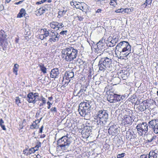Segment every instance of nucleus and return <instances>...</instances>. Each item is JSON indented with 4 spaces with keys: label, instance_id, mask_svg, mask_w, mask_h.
Wrapping results in <instances>:
<instances>
[{
    "label": "nucleus",
    "instance_id": "f257e3e1",
    "mask_svg": "<svg viewBox=\"0 0 158 158\" xmlns=\"http://www.w3.org/2000/svg\"><path fill=\"white\" fill-rule=\"evenodd\" d=\"M78 52L73 47L66 48L61 50V58L67 62H72L77 56Z\"/></svg>",
    "mask_w": 158,
    "mask_h": 158
},
{
    "label": "nucleus",
    "instance_id": "f03ea898",
    "mask_svg": "<svg viewBox=\"0 0 158 158\" xmlns=\"http://www.w3.org/2000/svg\"><path fill=\"white\" fill-rule=\"evenodd\" d=\"M92 103L90 101L81 102L78 106V112L80 115L86 119H88L90 117V112L92 109Z\"/></svg>",
    "mask_w": 158,
    "mask_h": 158
},
{
    "label": "nucleus",
    "instance_id": "7ed1b4c3",
    "mask_svg": "<svg viewBox=\"0 0 158 158\" xmlns=\"http://www.w3.org/2000/svg\"><path fill=\"white\" fill-rule=\"evenodd\" d=\"M131 47L128 42L123 41L118 44L116 47V50L119 52L120 55L123 56L128 59V56L131 53Z\"/></svg>",
    "mask_w": 158,
    "mask_h": 158
},
{
    "label": "nucleus",
    "instance_id": "20e7f679",
    "mask_svg": "<svg viewBox=\"0 0 158 158\" xmlns=\"http://www.w3.org/2000/svg\"><path fill=\"white\" fill-rule=\"evenodd\" d=\"M108 119L107 111L102 110L99 111L97 114V117L94 121L96 123L98 127L106 125Z\"/></svg>",
    "mask_w": 158,
    "mask_h": 158
},
{
    "label": "nucleus",
    "instance_id": "39448f33",
    "mask_svg": "<svg viewBox=\"0 0 158 158\" xmlns=\"http://www.w3.org/2000/svg\"><path fill=\"white\" fill-rule=\"evenodd\" d=\"M112 62V60L110 58L107 57L101 58L98 63L99 70L103 72L106 70L110 71L112 70L113 66Z\"/></svg>",
    "mask_w": 158,
    "mask_h": 158
},
{
    "label": "nucleus",
    "instance_id": "423d86ee",
    "mask_svg": "<svg viewBox=\"0 0 158 158\" xmlns=\"http://www.w3.org/2000/svg\"><path fill=\"white\" fill-rule=\"evenodd\" d=\"M70 143L69 139L66 136L62 137L57 141V145L64 150L67 149Z\"/></svg>",
    "mask_w": 158,
    "mask_h": 158
},
{
    "label": "nucleus",
    "instance_id": "0eeeda50",
    "mask_svg": "<svg viewBox=\"0 0 158 158\" xmlns=\"http://www.w3.org/2000/svg\"><path fill=\"white\" fill-rule=\"evenodd\" d=\"M148 125L146 123H140L137 125L136 128L139 135H142L143 134H146L148 130Z\"/></svg>",
    "mask_w": 158,
    "mask_h": 158
},
{
    "label": "nucleus",
    "instance_id": "6e6552de",
    "mask_svg": "<svg viewBox=\"0 0 158 158\" xmlns=\"http://www.w3.org/2000/svg\"><path fill=\"white\" fill-rule=\"evenodd\" d=\"M27 100L28 102L33 104H35L36 101L41 100L39 94L37 93H30L27 94Z\"/></svg>",
    "mask_w": 158,
    "mask_h": 158
},
{
    "label": "nucleus",
    "instance_id": "1a4fd4ad",
    "mask_svg": "<svg viewBox=\"0 0 158 158\" xmlns=\"http://www.w3.org/2000/svg\"><path fill=\"white\" fill-rule=\"evenodd\" d=\"M149 128L155 134L158 133V120L153 119L148 123Z\"/></svg>",
    "mask_w": 158,
    "mask_h": 158
},
{
    "label": "nucleus",
    "instance_id": "9d476101",
    "mask_svg": "<svg viewBox=\"0 0 158 158\" xmlns=\"http://www.w3.org/2000/svg\"><path fill=\"white\" fill-rule=\"evenodd\" d=\"M60 35L56 32L52 31L50 32L49 37H50L49 41L51 42H55L59 40Z\"/></svg>",
    "mask_w": 158,
    "mask_h": 158
},
{
    "label": "nucleus",
    "instance_id": "9b49d317",
    "mask_svg": "<svg viewBox=\"0 0 158 158\" xmlns=\"http://www.w3.org/2000/svg\"><path fill=\"white\" fill-rule=\"evenodd\" d=\"M83 129V130H82L81 133H83L85 135V138H88L92 133V127H84Z\"/></svg>",
    "mask_w": 158,
    "mask_h": 158
},
{
    "label": "nucleus",
    "instance_id": "f8f14e48",
    "mask_svg": "<svg viewBox=\"0 0 158 158\" xmlns=\"http://www.w3.org/2000/svg\"><path fill=\"white\" fill-rule=\"evenodd\" d=\"M97 48H96L95 51L97 52L101 53L105 50V45L101 43L100 41L98 42L97 44Z\"/></svg>",
    "mask_w": 158,
    "mask_h": 158
},
{
    "label": "nucleus",
    "instance_id": "ddd939ff",
    "mask_svg": "<svg viewBox=\"0 0 158 158\" xmlns=\"http://www.w3.org/2000/svg\"><path fill=\"white\" fill-rule=\"evenodd\" d=\"M6 35L3 30L0 31V45L2 46L4 42H6Z\"/></svg>",
    "mask_w": 158,
    "mask_h": 158
},
{
    "label": "nucleus",
    "instance_id": "4468645a",
    "mask_svg": "<svg viewBox=\"0 0 158 158\" xmlns=\"http://www.w3.org/2000/svg\"><path fill=\"white\" fill-rule=\"evenodd\" d=\"M108 133L112 135H116L118 133V131L115 125L110 126L108 130Z\"/></svg>",
    "mask_w": 158,
    "mask_h": 158
},
{
    "label": "nucleus",
    "instance_id": "2eb2a0df",
    "mask_svg": "<svg viewBox=\"0 0 158 158\" xmlns=\"http://www.w3.org/2000/svg\"><path fill=\"white\" fill-rule=\"evenodd\" d=\"M59 73V69L57 68L52 69L50 73V77L52 78H56Z\"/></svg>",
    "mask_w": 158,
    "mask_h": 158
},
{
    "label": "nucleus",
    "instance_id": "dca6fc26",
    "mask_svg": "<svg viewBox=\"0 0 158 158\" xmlns=\"http://www.w3.org/2000/svg\"><path fill=\"white\" fill-rule=\"evenodd\" d=\"M133 131L132 130L129 129L128 131H127L126 136L127 139L130 140L132 139L133 136Z\"/></svg>",
    "mask_w": 158,
    "mask_h": 158
},
{
    "label": "nucleus",
    "instance_id": "f3484780",
    "mask_svg": "<svg viewBox=\"0 0 158 158\" xmlns=\"http://www.w3.org/2000/svg\"><path fill=\"white\" fill-rule=\"evenodd\" d=\"M34 152H35V150L34 148H30L28 150L25 149L23 151V153L26 156L30 155L32 153H34Z\"/></svg>",
    "mask_w": 158,
    "mask_h": 158
},
{
    "label": "nucleus",
    "instance_id": "a211bd4d",
    "mask_svg": "<svg viewBox=\"0 0 158 158\" xmlns=\"http://www.w3.org/2000/svg\"><path fill=\"white\" fill-rule=\"evenodd\" d=\"M118 75L123 80H126L127 78V72L125 71L123 72L122 70V72H120Z\"/></svg>",
    "mask_w": 158,
    "mask_h": 158
},
{
    "label": "nucleus",
    "instance_id": "6ab92c4d",
    "mask_svg": "<svg viewBox=\"0 0 158 158\" xmlns=\"http://www.w3.org/2000/svg\"><path fill=\"white\" fill-rule=\"evenodd\" d=\"M60 23L57 22L53 21L51 22L49 24L51 28L53 29H56V28H58V29H59L60 28V27H58V26Z\"/></svg>",
    "mask_w": 158,
    "mask_h": 158
},
{
    "label": "nucleus",
    "instance_id": "aec40b11",
    "mask_svg": "<svg viewBox=\"0 0 158 158\" xmlns=\"http://www.w3.org/2000/svg\"><path fill=\"white\" fill-rule=\"evenodd\" d=\"M86 6V5L85 3H81V4H76L75 5V6L76 8L79 9L80 10H81L82 11L85 12H86V11H85V8Z\"/></svg>",
    "mask_w": 158,
    "mask_h": 158
},
{
    "label": "nucleus",
    "instance_id": "412c9836",
    "mask_svg": "<svg viewBox=\"0 0 158 158\" xmlns=\"http://www.w3.org/2000/svg\"><path fill=\"white\" fill-rule=\"evenodd\" d=\"M45 10L43 8H40L38 10L35 11V14L37 16H40L44 13Z\"/></svg>",
    "mask_w": 158,
    "mask_h": 158
},
{
    "label": "nucleus",
    "instance_id": "4be33fe9",
    "mask_svg": "<svg viewBox=\"0 0 158 158\" xmlns=\"http://www.w3.org/2000/svg\"><path fill=\"white\" fill-rule=\"evenodd\" d=\"M124 121L125 124H131L132 123V119L130 116L125 118Z\"/></svg>",
    "mask_w": 158,
    "mask_h": 158
},
{
    "label": "nucleus",
    "instance_id": "5701e85b",
    "mask_svg": "<svg viewBox=\"0 0 158 158\" xmlns=\"http://www.w3.org/2000/svg\"><path fill=\"white\" fill-rule=\"evenodd\" d=\"M39 66L40 68L41 71L44 74H45L47 73V68L44 66V64L41 63L39 65Z\"/></svg>",
    "mask_w": 158,
    "mask_h": 158
},
{
    "label": "nucleus",
    "instance_id": "b1692460",
    "mask_svg": "<svg viewBox=\"0 0 158 158\" xmlns=\"http://www.w3.org/2000/svg\"><path fill=\"white\" fill-rule=\"evenodd\" d=\"M113 94H114L113 93L110 94L108 96L107 99L110 102L114 103V95H113Z\"/></svg>",
    "mask_w": 158,
    "mask_h": 158
},
{
    "label": "nucleus",
    "instance_id": "393cba45",
    "mask_svg": "<svg viewBox=\"0 0 158 158\" xmlns=\"http://www.w3.org/2000/svg\"><path fill=\"white\" fill-rule=\"evenodd\" d=\"M144 102H145L144 101L142 103H141L139 106V110L141 111H143L145 110L148 107H147L146 106H145L144 105Z\"/></svg>",
    "mask_w": 158,
    "mask_h": 158
},
{
    "label": "nucleus",
    "instance_id": "a878e982",
    "mask_svg": "<svg viewBox=\"0 0 158 158\" xmlns=\"http://www.w3.org/2000/svg\"><path fill=\"white\" fill-rule=\"evenodd\" d=\"M157 154L154 151H150L149 153L148 158H156Z\"/></svg>",
    "mask_w": 158,
    "mask_h": 158
},
{
    "label": "nucleus",
    "instance_id": "bb28decb",
    "mask_svg": "<svg viewBox=\"0 0 158 158\" xmlns=\"http://www.w3.org/2000/svg\"><path fill=\"white\" fill-rule=\"evenodd\" d=\"M19 67V65L18 64H16L14 65V67L13 68V72L14 73H15V74L16 75H18L17 72Z\"/></svg>",
    "mask_w": 158,
    "mask_h": 158
},
{
    "label": "nucleus",
    "instance_id": "cd10ccee",
    "mask_svg": "<svg viewBox=\"0 0 158 158\" xmlns=\"http://www.w3.org/2000/svg\"><path fill=\"white\" fill-rule=\"evenodd\" d=\"M94 122H95L94 121H94H91L90 120H88L86 121L85 124V127H92V123Z\"/></svg>",
    "mask_w": 158,
    "mask_h": 158
},
{
    "label": "nucleus",
    "instance_id": "c85d7f7f",
    "mask_svg": "<svg viewBox=\"0 0 158 158\" xmlns=\"http://www.w3.org/2000/svg\"><path fill=\"white\" fill-rule=\"evenodd\" d=\"M133 11V8L131 9L126 8L125 9H123V14L127 13L129 14L130 12Z\"/></svg>",
    "mask_w": 158,
    "mask_h": 158
},
{
    "label": "nucleus",
    "instance_id": "c756f323",
    "mask_svg": "<svg viewBox=\"0 0 158 158\" xmlns=\"http://www.w3.org/2000/svg\"><path fill=\"white\" fill-rule=\"evenodd\" d=\"M25 12V10L23 8L21 9L20 12L17 15V17L21 18L23 17V14Z\"/></svg>",
    "mask_w": 158,
    "mask_h": 158
},
{
    "label": "nucleus",
    "instance_id": "7c9ffc66",
    "mask_svg": "<svg viewBox=\"0 0 158 158\" xmlns=\"http://www.w3.org/2000/svg\"><path fill=\"white\" fill-rule=\"evenodd\" d=\"M116 97H117V102L122 101L125 98L124 96H121L118 94H116Z\"/></svg>",
    "mask_w": 158,
    "mask_h": 158
},
{
    "label": "nucleus",
    "instance_id": "2f4dec72",
    "mask_svg": "<svg viewBox=\"0 0 158 158\" xmlns=\"http://www.w3.org/2000/svg\"><path fill=\"white\" fill-rule=\"evenodd\" d=\"M117 43L116 41H115V40H112L108 44H109V46L110 47H113Z\"/></svg>",
    "mask_w": 158,
    "mask_h": 158
},
{
    "label": "nucleus",
    "instance_id": "473e14b6",
    "mask_svg": "<svg viewBox=\"0 0 158 158\" xmlns=\"http://www.w3.org/2000/svg\"><path fill=\"white\" fill-rule=\"evenodd\" d=\"M67 74V75L69 78H72L74 76V73L72 72H68Z\"/></svg>",
    "mask_w": 158,
    "mask_h": 158
},
{
    "label": "nucleus",
    "instance_id": "72a5a7b5",
    "mask_svg": "<svg viewBox=\"0 0 158 158\" xmlns=\"http://www.w3.org/2000/svg\"><path fill=\"white\" fill-rule=\"evenodd\" d=\"M78 97H80L82 95H84L85 93H84V89H81L78 92Z\"/></svg>",
    "mask_w": 158,
    "mask_h": 158
},
{
    "label": "nucleus",
    "instance_id": "f704fd0d",
    "mask_svg": "<svg viewBox=\"0 0 158 158\" xmlns=\"http://www.w3.org/2000/svg\"><path fill=\"white\" fill-rule=\"evenodd\" d=\"M50 111L54 114L55 113L56 114L57 113V109L56 107H52L50 109Z\"/></svg>",
    "mask_w": 158,
    "mask_h": 158
},
{
    "label": "nucleus",
    "instance_id": "c9c22d12",
    "mask_svg": "<svg viewBox=\"0 0 158 158\" xmlns=\"http://www.w3.org/2000/svg\"><path fill=\"white\" fill-rule=\"evenodd\" d=\"M39 126H37V124L36 123H33L31 125L30 128L31 129H35V128H38Z\"/></svg>",
    "mask_w": 158,
    "mask_h": 158
},
{
    "label": "nucleus",
    "instance_id": "e433bc0d",
    "mask_svg": "<svg viewBox=\"0 0 158 158\" xmlns=\"http://www.w3.org/2000/svg\"><path fill=\"white\" fill-rule=\"evenodd\" d=\"M41 143L40 142L37 145L33 148H34L35 152L38 150L39 148L41 146Z\"/></svg>",
    "mask_w": 158,
    "mask_h": 158
},
{
    "label": "nucleus",
    "instance_id": "4c0bfd02",
    "mask_svg": "<svg viewBox=\"0 0 158 158\" xmlns=\"http://www.w3.org/2000/svg\"><path fill=\"white\" fill-rule=\"evenodd\" d=\"M152 1V0H146L144 4H146V6L150 5Z\"/></svg>",
    "mask_w": 158,
    "mask_h": 158
},
{
    "label": "nucleus",
    "instance_id": "58836bf2",
    "mask_svg": "<svg viewBox=\"0 0 158 158\" xmlns=\"http://www.w3.org/2000/svg\"><path fill=\"white\" fill-rule=\"evenodd\" d=\"M15 102L18 105H19V104L21 103L19 97H16L15 98Z\"/></svg>",
    "mask_w": 158,
    "mask_h": 158
},
{
    "label": "nucleus",
    "instance_id": "ea45409f",
    "mask_svg": "<svg viewBox=\"0 0 158 158\" xmlns=\"http://www.w3.org/2000/svg\"><path fill=\"white\" fill-rule=\"evenodd\" d=\"M125 155V153H123L121 154H118L117 156V157L118 158H121L124 156Z\"/></svg>",
    "mask_w": 158,
    "mask_h": 158
},
{
    "label": "nucleus",
    "instance_id": "a19ab883",
    "mask_svg": "<svg viewBox=\"0 0 158 158\" xmlns=\"http://www.w3.org/2000/svg\"><path fill=\"white\" fill-rule=\"evenodd\" d=\"M123 9L121 8L118 9L115 11V12L117 13H122L123 14Z\"/></svg>",
    "mask_w": 158,
    "mask_h": 158
},
{
    "label": "nucleus",
    "instance_id": "79ce46f5",
    "mask_svg": "<svg viewBox=\"0 0 158 158\" xmlns=\"http://www.w3.org/2000/svg\"><path fill=\"white\" fill-rule=\"evenodd\" d=\"M41 99H41L40 100H42L43 103L45 104L46 103V100L45 98H44L42 96H41Z\"/></svg>",
    "mask_w": 158,
    "mask_h": 158
},
{
    "label": "nucleus",
    "instance_id": "37998d69",
    "mask_svg": "<svg viewBox=\"0 0 158 158\" xmlns=\"http://www.w3.org/2000/svg\"><path fill=\"white\" fill-rule=\"evenodd\" d=\"M113 95H114L113 98L114 99V103H116L117 102V97H116V94H113Z\"/></svg>",
    "mask_w": 158,
    "mask_h": 158
},
{
    "label": "nucleus",
    "instance_id": "c03bdc74",
    "mask_svg": "<svg viewBox=\"0 0 158 158\" xmlns=\"http://www.w3.org/2000/svg\"><path fill=\"white\" fill-rule=\"evenodd\" d=\"M67 32V30L62 31L60 33V34L61 35H63L64 34L66 35Z\"/></svg>",
    "mask_w": 158,
    "mask_h": 158
},
{
    "label": "nucleus",
    "instance_id": "a18cd8bd",
    "mask_svg": "<svg viewBox=\"0 0 158 158\" xmlns=\"http://www.w3.org/2000/svg\"><path fill=\"white\" fill-rule=\"evenodd\" d=\"M47 104L48 106L47 107V108L48 109H49L51 107V105H52V103H51L50 102L48 101L47 102Z\"/></svg>",
    "mask_w": 158,
    "mask_h": 158
},
{
    "label": "nucleus",
    "instance_id": "49530a36",
    "mask_svg": "<svg viewBox=\"0 0 158 158\" xmlns=\"http://www.w3.org/2000/svg\"><path fill=\"white\" fill-rule=\"evenodd\" d=\"M39 38L41 40H43L45 38V37L44 36V35L43 34L40 35Z\"/></svg>",
    "mask_w": 158,
    "mask_h": 158
},
{
    "label": "nucleus",
    "instance_id": "de8ad7c7",
    "mask_svg": "<svg viewBox=\"0 0 158 158\" xmlns=\"http://www.w3.org/2000/svg\"><path fill=\"white\" fill-rule=\"evenodd\" d=\"M43 35H44V36L45 38L46 37H48V36H49L50 32H46V33H44Z\"/></svg>",
    "mask_w": 158,
    "mask_h": 158
},
{
    "label": "nucleus",
    "instance_id": "09e8293b",
    "mask_svg": "<svg viewBox=\"0 0 158 158\" xmlns=\"http://www.w3.org/2000/svg\"><path fill=\"white\" fill-rule=\"evenodd\" d=\"M46 1V0H43L41 1H40V2H37L36 3V4H41L42 3H43L44 2H45Z\"/></svg>",
    "mask_w": 158,
    "mask_h": 158
},
{
    "label": "nucleus",
    "instance_id": "8fccbe9b",
    "mask_svg": "<svg viewBox=\"0 0 158 158\" xmlns=\"http://www.w3.org/2000/svg\"><path fill=\"white\" fill-rule=\"evenodd\" d=\"M115 2L114 0H111L110 2V5L114 6Z\"/></svg>",
    "mask_w": 158,
    "mask_h": 158
},
{
    "label": "nucleus",
    "instance_id": "3c124183",
    "mask_svg": "<svg viewBox=\"0 0 158 158\" xmlns=\"http://www.w3.org/2000/svg\"><path fill=\"white\" fill-rule=\"evenodd\" d=\"M156 138V136H153L150 139V143H151L152 142H153V139H155Z\"/></svg>",
    "mask_w": 158,
    "mask_h": 158
},
{
    "label": "nucleus",
    "instance_id": "603ef678",
    "mask_svg": "<svg viewBox=\"0 0 158 158\" xmlns=\"http://www.w3.org/2000/svg\"><path fill=\"white\" fill-rule=\"evenodd\" d=\"M78 20L80 21H82L83 19V18L81 16H77Z\"/></svg>",
    "mask_w": 158,
    "mask_h": 158
},
{
    "label": "nucleus",
    "instance_id": "864d4df0",
    "mask_svg": "<svg viewBox=\"0 0 158 158\" xmlns=\"http://www.w3.org/2000/svg\"><path fill=\"white\" fill-rule=\"evenodd\" d=\"M44 127L43 125H42L41 127V128L40 129V131H39L40 133H42V132L43 130Z\"/></svg>",
    "mask_w": 158,
    "mask_h": 158
},
{
    "label": "nucleus",
    "instance_id": "5fc2aeb1",
    "mask_svg": "<svg viewBox=\"0 0 158 158\" xmlns=\"http://www.w3.org/2000/svg\"><path fill=\"white\" fill-rule=\"evenodd\" d=\"M73 95L75 96H78V93H76V90H74V91L73 92Z\"/></svg>",
    "mask_w": 158,
    "mask_h": 158
},
{
    "label": "nucleus",
    "instance_id": "6e6d98bb",
    "mask_svg": "<svg viewBox=\"0 0 158 158\" xmlns=\"http://www.w3.org/2000/svg\"><path fill=\"white\" fill-rule=\"evenodd\" d=\"M147 155H141L140 156V158H147Z\"/></svg>",
    "mask_w": 158,
    "mask_h": 158
},
{
    "label": "nucleus",
    "instance_id": "4d7b16f0",
    "mask_svg": "<svg viewBox=\"0 0 158 158\" xmlns=\"http://www.w3.org/2000/svg\"><path fill=\"white\" fill-rule=\"evenodd\" d=\"M4 123V122L3 120L2 119H0V126L1 125H3L2 124H3Z\"/></svg>",
    "mask_w": 158,
    "mask_h": 158
},
{
    "label": "nucleus",
    "instance_id": "13d9d810",
    "mask_svg": "<svg viewBox=\"0 0 158 158\" xmlns=\"http://www.w3.org/2000/svg\"><path fill=\"white\" fill-rule=\"evenodd\" d=\"M0 126L3 130H6V128L5 125H2Z\"/></svg>",
    "mask_w": 158,
    "mask_h": 158
},
{
    "label": "nucleus",
    "instance_id": "bf43d9fd",
    "mask_svg": "<svg viewBox=\"0 0 158 158\" xmlns=\"http://www.w3.org/2000/svg\"><path fill=\"white\" fill-rule=\"evenodd\" d=\"M4 8V7L2 5L0 6V11L2 10Z\"/></svg>",
    "mask_w": 158,
    "mask_h": 158
},
{
    "label": "nucleus",
    "instance_id": "052dcab7",
    "mask_svg": "<svg viewBox=\"0 0 158 158\" xmlns=\"http://www.w3.org/2000/svg\"><path fill=\"white\" fill-rule=\"evenodd\" d=\"M40 120H39V119H38L36 120L35 121H34L33 123L37 124L38 123H40Z\"/></svg>",
    "mask_w": 158,
    "mask_h": 158
},
{
    "label": "nucleus",
    "instance_id": "680f3d73",
    "mask_svg": "<svg viewBox=\"0 0 158 158\" xmlns=\"http://www.w3.org/2000/svg\"><path fill=\"white\" fill-rule=\"evenodd\" d=\"M64 83V81H62V84H63L64 85V86L65 85H68V83H69V82H65V83Z\"/></svg>",
    "mask_w": 158,
    "mask_h": 158
},
{
    "label": "nucleus",
    "instance_id": "e2e57ef3",
    "mask_svg": "<svg viewBox=\"0 0 158 158\" xmlns=\"http://www.w3.org/2000/svg\"><path fill=\"white\" fill-rule=\"evenodd\" d=\"M102 10L100 9H98L96 11V13H99L101 12Z\"/></svg>",
    "mask_w": 158,
    "mask_h": 158
},
{
    "label": "nucleus",
    "instance_id": "0e129e2a",
    "mask_svg": "<svg viewBox=\"0 0 158 158\" xmlns=\"http://www.w3.org/2000/svg\"><path fill=\"white\" fill-rule=\"evenodd\" d=\"M112 38H113L112 40H115V41H116V42H117L118 41V39L116 38V37H114L113 36Z\"/></svg>",
    "mask_w": 158,
    "mask_h": 158
},
{
    "label": "nucleus",
    "instance_id": "69168bd1",
    "mask_svg": "<svg viewBox=\"0 0 158 158\" xmlns=\"http://www.w3.org/2000/svg\"><path fill=\"white\" fill-rule=\"evenodd\" d=\"M44 32L45 33H46V32H49L48 31H47V30L46 29L44 28V29L43 30Z\"/></svg>",
    "mask_w": 158,
    "mask_h": 158
},
{
    "label": "nucleus",
    "instance_id": "338daca9",
    "mask_svg": "<svg viewBox=\"0 0 158 158\" xmlns=\"http://www.w3.org/2000/svg\"><path fill=\"white\" fill-rule=\"evenodd\" d=\"M48 98L49 100L51 101L52 99L53 98L52 96H51L50 97H48Z\"/></svg>",
    "mask_w": 158,
    "mask_h": 158
},
{
    "label": "nucleus",
    "instance_id": "774afa93",
    "mask_svg": "<svg viewBox=\"0 0 158 158\" xmlns=\"http://www.w3.org/2000/svg\"><path fill=\"white\" fill-rule=\"evenodd\" d=\"M59 26H61V27H64V26L63 23H60V24L59 25Z\"/></svg>",
    "mask_w": 158,
    "mask_h": 158
}]
</instances>
